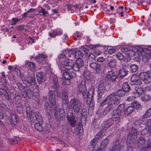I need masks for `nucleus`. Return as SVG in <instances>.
I'll return each instance as SVG.
<instances>
[{
    "instance_id": "43",
    "label": "nucleus",
    "mask_w": 151,
    "mask_h": 151,
    "mask_svg": "<svg viewBox=\"0 0 151 151\" xmlns=\"http://www.w3.org/2000/svg\"><path fill=\"white\" fill-rule=\"evenodd\" d=\"M106 148V146L101 143L99 148L97 150H94L93 151H104Z\"/></svg>"
},
{
    "instance_id": "28",
    "label": "nucleus",
    "mask_w": 151,
    "mask_h": 151,
    "mask_svg": "<svg viewBox=\"0 0 151 151\" xmlns=\"http://www.w3.org/2000/svg\"><path fill=\"white\" fill-rule=\"evenodd\" d=\"M62 99L66 103V101L68 98V91L66 90H63L62 92Z\"/></svg>"
},
{
    "instance_id": "48",
    "label": "nucleus",
    "mask_w": 151,
    "mask_h": 151,
    "mask_svg": "<svg viewBox=\"0 0 151 151\" xmlns=\"http://www.w3.org/2000/svg\"><path fill=\"white\" fill-rule=\"evenodd\" d=\"M142 60L145 62L150 59V56L148 54H146L145 55H144L142 56Z\"/></svg>"
},
{
    "instance_id": "44",
    "label": "nucleus",
    "mask_w": 151,
    "mask_h": 151,
    "mask_svg": "<svg viewBox=\"0 0 151 151\" xmlns=\"http://www.w3.org/2000/svg\"><path fill=\"white\" fill-rule=\"evenodd\" d=\"M19 76L20 77L21 80L22 81H23L24 83L25 84V82H28V83H29L28 80L26 79L24 76L22 74H21L20 73L19 74ZM29 84V83H28V84Z\"/></svg>"
},
{
    "instance_id": "19",
    "label": "nucleus",
    "mask_w": 151,
    "mask_h": 151,
    "mask_svg": "<svg viewBox=\"0 0 151 151\" xmlns=\"http://www.w3.org/2000/svg\"><path fill=\"white\" fill-rule=\"evenodd\" d=\"M45 76V73L42 72H38L36 73V79L38 84H41L42 83Z\"/></svg>"
},
{
    "instance_id": "27",
    "label": "nucleus",
    "mask_w": 151,
    "mask_h": 151,
    "mask_svg": "<svg viewBox=\"0 0 151 151\" xmlns=\"http://www.w3.org/2000/svg\"><path fill=\"white\" fill-rule=\"evenodd\" d=\"M129 71L128 70H119V78H123L126 76L128 74Z\"/></svg>"
},
{
    "instance_id": "15",
    "label": "nucleus",
    "mask_w": 151,
    "mask_h": 151,
    "mask_svg": "<svg viewBox=\"0 0 151 151\" xmlns=\"http://www.w3.org/2000/svg\"><path fill=\"white\" fill-rule=\"evenodd\" d=\"M68 104L67 103L65 102L62 104L63 108H60L59 109L58 112H55V116L57 118L59 117V116L60 115V117L62 116H61V114L63 115L65 114V111L64 110L65 109H67Z\"/></svg>"
},
{
    "instance_id": "14",
    "label": "nucleus",
    "mask_w": 151,
    "mask_h": 151,
    "mask_svg": "<svg viewBox=\"0 0 151 151\" xmlns=\"http://www.w3.org/2000/svg\"><path fill=\"white\" fill-rule=\"evenodd\" d=\"M139 79L142 80L146 84L150 83V79L148 78L147 72H142L139 74Z\"/></svg>"
},
{
    "instance_id": "21",
    "label": "nucleus",
    "mask_w": 151,
    "mask_h": 151,
    "mask_svg": "<svg viewBox=\"0 0 151 151\" xmlns=\"http://www.w3.org/2000/svg\"><path fill=\"white\" fill-rule=\"evenodd\" d=\"M115 108L114 105L109 104L103 111V114L105 115L108 114L110 111H113Z\"/></svg>"
},
{
    "instance_id": "45",
    "label": "nucleus",
    "mask_w": 151,
    "mask_h": 151,
    "mask_svg": "<svg viewBox=\"0 0 151 151\" xmlns=\"http://www.w3.org/2000/svg\"><path fill=\"white\" fill-rule=\"evenodd\" d=\"M129 57H133L136 55L135 50L129 51L127 55Z\"/></svg>"
},
{
    "instance_id": "38",
    "label": "nucleus",
    "mask_w": 151,
    "mask_h": 151,
    "mask_svg": "<svg viewBox=\"0 0 151 151\" xmlns=\"http://www.w3.org/2000/svg\"><path fill=\"white\" fill-rule=\"evenodd\" d=\"M47 57L46 55L43 54H41L39 55V56L37 57L36 59L38 62H41Z\"/></svg>"
},
{
    "instance_id": "35",
    "label": "nucleus",
    "mask_w": 151,
    "mask_h": 151,
    "mask_svg": "<svg viewBox=\"0 0 151 151\" xmlns=\"http://www.w3.org/2000/svg\"><path fill=\"white\" fill-rule=\"evenodd\" d=\"M109 66L111 68H114L116 65V60L111 59L108 63Z\"/></svg>"
},
{
    "instance_id": "62",
    "label": "nucleus",
    "mask_w": 151,
    "mask_h": 151,
    "mask_svg": "<svg viewBox=\"0 0 151 151\" xmlns=\"http://www.w3.org/2000/svg\"><path fill=\"white\" fill-rule=\"evenodd\" d=\"M70 79L72 78L76 77L77 76V74L76 73L74 72V71H72L71 72H70Z\"/></svg>"
},
{
    "instance_id": "64",
    "label": "nucleus",
    "mask_w": 151,
    "mask_h": 151,
    "mask_svg": "<svg viewBox=\"0 0 151 151\" xmlns=\"http://www.w3.org/2000/svg\"><path fill=\"white\" fill-rule=\"evenodd\" d=\"M146 125L149 129H151V119H149L147 121Z\"/></svg>"
},
{
    "instance_id": "17",
    "label": "nucleus",
    "mask_w": 151,
    "mask_h": 151,
    "mask_svg": "<svg viewBox=\"0 0 151 151\" xmlns=\"http://www.w3.org/2000/svg\"><path fill=\"white\" fill-rule=\"evenodd\" d=\"M131 81L132 84L139 85L142 83L141 81L139 79V76L136 74H134L132 76Z\"/></svg>"
},
{
    "instance_id": "51",
    "label": "nucleus",
    "mask_w": 151,
    "mask_h": 151,
    "mask_svg": "<svg viewBox=\"0 0 151 151\" xmlns=\"http://www.w3.org/2000/svg\"><path fill=\"white\" fill-rule=\"evenodd\" d=\"M86 99H87V104H89V106L91 107L93 106L94 105V104L93 103V102H92V98H91V99H88V98H87Z\"/></svg>"
},
{
    "instance_id": "20",
    "label": "nucleus",
    "mask_w": 151,
    "mask_h": 151,
    "mask_svg": "<svg viewBox=\"0 0 151 151\" xmlns=\"http://www.w3.org/2000/svg\"><path fill=\"white\" fill-rule=\"evenodd\" d=\"M123 146L120 145L118 141H116L114 142L112 147L110 148L111 151H121Z\"/></svg>"
},
{
    "instance_id": "2",
    "label": "nucleus",
    "mask_w": 151,
    "mask_h": 151,
    "mask_svg": "<svg viewBox=\"0 0 151 151\" xmlns=\"http://www.w3.org/2000/svg\"><path fill=\"white\" fill-rule=\"evenodd\" d=\"M72 61H70V63H68L67 65H64L61 67L63 70H68L71 68L76 71H78L80 69L83 67L84 65L83 60L80 58L78 60H76L74 63H72Z\"/></svg>"
},
{
    "instance_id": "53",
    "label": "nucleus",
    "mask_w": 151,
    "mask_h": 151,
    "mask_svg": "<svg viewBox=\"0 0 151 151\" xmlns=\"http://www.w3.org/2000/svg\"><path fill=\"white\" fill-rule=\"evenodd\" d=\"M76 51L74 50L71 49L68 52V54L69 55L68 57H71V56H73V57H75V54Z\"/></svg>"
},
{
    "instance_id": "9",
    "label": "nucleus",
    "mask_w": 151,
    "mask_h": 151,
    "mask_svg": "<svg viewBox=\"0 0 151 151\" xmlns=\"http://www.w3.org/2000/svg\"><path fill=\"white\" fill-rule=\"evenodd\" d=\"M67 118L68 122L72 127H75L76 124V120L75 117L74 113L73 112L69 113L67 115Z\"/></svg>"
},
{
    "instance_id": "4",
    "label": "nucleus",
    "mask_w": 151,
    "mask_h": 151,
    "mask_svg": "<svg viewBox=\"0 0 151 151\" xmlns=\"http://www.w3.org/2000/svg\"><path fill=\"white\" fill-rule=\"evenodd\" d=\"M70 105L74 112L78 113L81 108V104L80 101L76 98L71 99L70 101Z\"/></svg>"
},
{
    "instance_id": "56",
    "label": "nucleus",
    "mask_w": 151,
    "mask_h": 151,
    "mask_svg": "<svg viewBox=\"0 0 151 151\" xmlns=\"http://www.w3.org/2000/svg\"><path fill=\"white\" fill-rule=\"evenodd\" d=\"M45 109L46 111L48 113V115H50V113H51L52 111V107L50 106Z\"/></svg>"
},
{
    "instance_id": "49",
    "label": "nucleus",
    "mask_w": 151,
    "mask_h": 151,
    "mask_svg": "<svg viewBox=\"0 0 151 151\" xmlns=\"http://www.w3.org/2000/svg\"><path fill=\"white\" fill-rule=\"evenodd\" d=\"M9 92L10 93L12 94H15V96L14 97V99H17V98H18L20 97L19 95H16V93H15L16 91L14 89H10Z\"/></svg>"
},
{
    "instance_id": "39",
    "label": "nucleus",
    "mask_w": 151,
    "mask_h": 151,
    "mask_svg": "<svg viewBox=\"0 0 151 151\" xmlns=\"http://www.w3.org/2000/svg\"><path fill=\"white\" fill-rule=\"evenodd\" d=\"M151 116V107L149 109L142 117V119H145Z\"/></svg>"
},
{
    "instance_id": "13",
    "label": "nucleus",
    "mask_w": 151,
    "mask_h": 151,
    "mask_svg": "<svg viewBox=\"0 0 151 151\" xmlns=\"http://www.w3.org/2000/svg\"><path fill=\"white\" fill-rule=\"evenodd\" d=\"M89 64L90 67L93 70H94L97 73H100L101 68L99 64L93 62H90Z\"/></svg>"
},
{
    "instance_id": "46",
    "label": "nucleus",
    "mask_w": 151,
    "mask_h": 151,
    "mask_svg": "<svg viewBox=\"0 0 151 151\" xmlns=\"http://www.w3.org/2000/svg\"><path fill=\"white\" fill-rule=\"evenodd\" d=\"M16 85L17 86L18 89L20 91H22L25 89L26 87L24 86L22 83L19 82H18L16 83Z\"/></svg>"
},
{
    "instance_id": "55",
    "label": "nucleus",
    "mask_w": 151,
    "mask_h": 151,
    "mask_svg": "<svg viewBox=\"0 0 151 151\" xmlns=\"http://www.w3.org/2000/svg\"><path fill=\"white\" fill-rule=\"evenodd\" d=\"M128 66L127 65L125 64H122L120 67L119 70H127Z\"/></svg>"
},
{
    "instance_id": "11",
    "label": "nucleus",
    "mask_w": 151,
    "mask_h": 151,
    "mask_svg": "<svg viewBox=\"0 0 151 151\" xmlns=\"http://www.w3.org/2000/svg\"><path fill=\"white\" fill-rule=\"evenodd\" d=\"M48 96L50 104L52 106H54L56 102V96L54 91L51 90H49L48 94Z\"/></svg>"
},
{
    "instance_id": "54",
    "label": "nucleus",
    "mask_w": 151,
    "mask_h": 151,
    "mask_svg": "<svg viewBox=\"0 0 151 151\" xmlns=\"http://www.w3.org/2000/svg\"><path fill=\"white\" fill-rule=\"evenodd\" d=\"M109 122V120L104 122V126L105 128V129H104L105 130V131L107 129H108L109 127V126L111 125V124Z\"/></svg>"
},
{
    "instance_id": "31",
    "label": "nucleus",
    "mask_w": 151,
    "mask_h": 151,
    "mask_svg": "<svg viewBox=\"0 0 151 151\" xmlns=\"http://www.w3.org/2000/svg\"><path fill=\"white\" fill-rule=\"evenodd\" d=\"M129 68L131 73L136 72L138 70V65L135 64H131Z\"/></svg>"
},
{
    "instance_id": "60",
    "label": "nucleus",
    "mask_w": 151,
    "mask_h": 151,
    "mask_svg": "<svg viewBox=\"0 0 151 151\" xmlns=\"http://www.w3.org/2000/svg\"><path fill=\"white\" fill-rule=\"evenodd\" d=\"M57 31L54 30L52 31V33H49V35L52 37H55L57 35Z\"/></svg>"
},
{
    "instance_id": "1",
    "label": "nucleus",
    "mask_w": 151,
    "mask_h": 151,
    "mask_svg": "<svg viewBox=\"0 0 151 151\" xmlns=\"http://www.w3.org/2000/svg\"><path fill=\"white\" fill-rule=\"evenodd\" d=\"M90 77L88 76L87 79L82 81L78 86L79 91L82 94V97L83 99L88 98V99H91L93 98L94 93V90L93 87H91L88 92L87 91L86 86L89 85L90 83Z\"/></svg>"
},
{
    "instance_id": "34",
    "label": "nucleus",
    "mask_w": 151,
    "mask_h": 151,
    "mask_svg": "<svg viewBox=\"0 0 151 151\" xmlns=\"http://www.w3.org/2000/svg\"><path fill=\"white\" fill-rule=\"evenodd\" d=\"M24 89L28 97L29 98L32 96V91L30 88L27 86L25 87Z\"/></svg>"
},
{
    "instance_id": "23",
    "label": "nucleus",
    "mask_w": 151,
    "mask_h": 151,
    "mask_svg": "<svg viewBox=\"0 0 151 151\" xmlns=\"http://www.w3.org/2000/svg\"><path fill=\"white\" fill-rule=\"evenodd\" d=\"M105 84L104 83H100L98 87V93H104L105 90Z\"/></svg>"
},
{
    "instance_id": "30",
    "label": "nucleus",
    "mask_w": 151,
    "mask_h": 151,
    "mask_svg": "<svg viewBox=\"0 0 151 151\" xmlns=\"http://www.w3.org/2000/svg\"><path fill=\"white\" fill-rule=\"evenodd\" d=\"M135 92L134 93H137L138 96L140 95L143 93V88L142 87H138L135 88Z\"/></svg>"
},
{
    "instance_id": "22",
    "label": "nucleus",
    "mask_w": 151,
    "mask_h": 151,
    "mask_svg": "<svg viewBox=\"0 0 151 151\" xmlns=\"http://www.w3.org/2000/svg\"><path fill=\"white\" fill-rule=\"evenodd\" d=\"M19 122V120L17 117L15 115H13L11 116V119H10V122L11 125L13 126L16 125V124Z\"/></svg>"
},
{
    "instance_id": "57",
    "label": "nucleus",
    "mask_w": 151,
    "mask_h": 151,
    "mask_svg": "<svg viewBox=\"0 0 151 151\" xmlns=\"http://www.w3.org/2000/svg\"><path fill=\"white\" fill-rule=\"evenodd\" d=\"M98 142V141H97V140L94 138L91 140L90 143L91 145L92 146V147L93 148L94 147Z\"/></svg>"
},
{
    "instance_id": "18",
    "label": "nucleus",
    "mask_w": 151,
    "mask_h": 151,
    "mask_svg": "<svg viewBox=\"0 0 151 151\" xmlns=\"http://www.w3.org/2000/svg\"><path fill=\"white\" fill-rule=\"evenodd\" d=\"M106 79L112 82L115 81L116 76L112 71L108 72L106 75Z\"/></svg>"
},
{
    "instance_id": "24",
    "label": "nucleus",
    "mask_w": 151,
    "mask_h": 151,
    "mask_svg": "<svg viewBox=\"0 0 151 151\" xmlns=\"http://www.w3.org/2000/svg\"><path fill=\"white\" fill-rule=\"evenodd\" d=\"M135 110L134 106H133L128 107L125 110H124V114L126 115H129Z\"/></svg>"
},
{
    "instance_id": "59",
    "label": "nucleus",
    "mask_w": 151,
    "mask_h": 151,
    "mask_svg": "<svg viewBox=\"0 0 151 151\" xmlns=\"http://www.w3.org/2000/svg\"><path fill=\"white\" fill-rule=\"evenodd\" d=\"M134 106H134V107H135L137 109H138L141 107V105L137 101H134Z\"/></svg>"
},
{
    "instance_id": "37",
    "label": "nucleus",
    "mask_w": 151,
    "mask_h": 151,
    "mask_svg": "<svg viewBox=\"0 0 151 151\" xmlns=\"http://www.w3.org/2000/svg\"><path fill=\"white\" fill-rule=\"evenodd\" d=\"M61 70L63 71V77L65 79H70V73H69L68 71V70Z\"/></svg>"
},
{
    "instance_id": "61",
    "label": "nucleus",
    "mask_w": 151,
    "mask_h": 151,
    "mask_svg": "<svg viewBox=\"0 0 151 151\" xmlns=\"http://www.w3.org/2000/svg\"><path fill=\"white\" fill-rule=\"evenodd\" d=\"M116 57L119 60H123L124 59V55L120 53L116 55Z\"/></svg>"
},
{
    "instance_id": "47",
    "label": "nucleus",
    "mask_w": 151,
    "mask_h": 151,
    "mask_svg": "<svg viewBox=\"0 0 151 151\" xmlns=\"http://www.w3.org/2000/svg\"><path fill=\"white\" fill-rule=\"evenodd\" d=\"M27 65L29 68L31 70H33L35 69V65L34 63L32 62H28L27 63Z\"/></svg>"
},
{
    "instance_id": "36",
    "label": "nucleus",
    "mask_w": 151,
    "mask_h": 151,
    "mask_svg": "<svg viewBox=\"0 0 151 151\" xmlns=\"http://www.w3.org/2000/svg\"><path fill=\"white\" fill-rule=\"evenodd\" d=\"M20 141V138L18 137H15L13 139H11L10 142L12 144H16Z\"/></svg>"
},
{
    "instance_id": "5",
    "label": "nucleus",
    "mask_w": 151,
    "mask_h": 151,
    "mask_svg": "<svg viewBox=\"0 0 151 151\" xmlns=\"http://www.w3.org/2000/svg\"><path fill=\"white\" fill-rule=\"evenodd\" d=\"M137 133L136 129H132L129 130L128 134L127 141L129 144H132L134 142L137 138Z\"/></svg>"
},
{
    "instance_id": "50",
    "label": "nucleus",
    "mask_w": 151,
    "mask_h": 151,
    "mask_svg": "<svg viewBox=\"0 0 151 151\" xmlns=\"http://www.w3.org/2000/svg\"><path fill=\"white\" fill-rule=\"evenodd\" d=\"M150 98V96L149 95H145L141 98L142 100L144 101L149 100Z\"/></svg>"
},
{
    "instance_id": "52",
    "label": "nucleus",
    "mask_w": 151,
    "mask_h": 151,
    "mask_svg": "<svg viewBox=\"0 0 151 151\" xmlns=\"http://www.w3.org/2000/svg\"><path fill=\"white\" fill-rule=\"evenodd\" d=\"M95 59V56L92 54H90L88 57V60L90 62H92V61Z\"/></svg>"
},
{
    "instance_id": "26",
    "label": "nucleus",
    "mask_w": 151,
    "mask_h": 151,
    "mask_svg": "<svg viewBox=\"0 0 151 151\" xmlns=\"http://www.w3.org/2000/svg\"><path fill=\"white\" fill-rule=\"evenodd\" d=\"M122 89L126 92H129L131 89V87L128 83L127 82L124 83L122 85Z\"/></svg>"
},
{
    "instance_id": "32",
    "label": "nucleus",
    "mask_w": 151,
    "mask_h": 151,
    "mask_svg": "<svg viewBox=\"0 0 151 151\" xmlns=\"http://www.w3.org/2000/svg\"><path fill=\"white\" fill-rule=\"evenodd\" d=\"M83 54L82 52L78 50L76 51L75 55V58L77 59L78 60L80 58L82 59Z\"/></svg>"
},
{
    "instance_id": "40",
    "label": "nucleus",
    "mask_w": 151,
    "mask_h": 151,
    "mask_svg": "<svg viewBox=\"0 0 151 151\" xmlns=\"http://www.w3.org/2000/svg\"><path fill=\"white\" fill-rule=\"evenodd\" d=\"M125 92L123 89H119L116 92V94L119 97H122L124 96L125 95Z\"/></svg>"
},
{
    "instance_id": "12",
    "label": "nucleus",
    "mask_w": 151,
    "mask_h": 151,
    "mask_svg": "<svg viewBox=\"0 0 151 151\" xmlns=\"http://www.w3.org/2000/svg\"><path fill=\"white\" fill-rule=\"evenodd\" d=\"M136 55L141 57L143 55V53L145 52V54H149L150 51L147 48L142 49L140 47H136L135 49Z\"/></svg>"
},
{
    "instance_id": "42",
    "label": "nucleus",
    "mask_w": 151,
    "mask_h": 151,
    "mask_svg": "<svg viewBox=\"0 0 151 151\" xmlns=\"http://www.w3.org/2000/svg\"><path fill=\"white\" fill-rule=\"evenodd\" d=\"M41 8L40 10L38 11V12L42 13L44 16L46 17V14H48V12L46 11V10L42 7H41Z\"/></svg>"
},
{
    "instance_id": "7",
    "label": "nucleus",
    "mask_w": 151,
    "mask_h": 151,
    "mask_svg": "<svg viewBox=\"0 0 151 151\" xmlns=\"http://www.w3.org/2000/svg\"><path fill=\"white\" fill-rule=\"evenodd\" d=\"M107 100L109 101V104L117 106L120 102V98L117 95L114 93L110 95L107 96Z\"/></svg>"
},
{
    "instance_id": "8",
    "label": "nucleus",
    "mask_w": 151,
    "mask_h": 151,
    "mask_svg": "<svg viewBox=\"0 0 151 151\" xmlns=\"http://www.w3.org/2000/svg\"><path fill=\"white\" fill-rule=\"evenodd\" d=\"M59 61L61 64L60 68L61 70H63L62 66L64 65H67L68 63H70V61H72L71 60H70L66 57L65 54L64 52L60 54L58 56Z\"/></svg>"
},
{
    "instance_id": "41",
    "label": "nucleus",
    "mask_w": 151,
    "mask_h": 151,
    "mask_svg": "<svg viewBox=\"0 0 151 151\" xmlns=\"http://www.w3.org/2000/svg\"><path fill=\"white\" fill-rule=\"evenodd\" d=\"M34 127L36 130L39 131H42L43 130L42 127L40 123H37L35 124Z\"/></svg>"
},
{
    "instance_id": "63",
    "label": "nucleus",
    "mask_w": 151,
    "mask_h": 151,
    "mask_svg": "<svg viewBox=\"0 0 151 151\" xmlns=\"http://www.w3.org/2000/svg\"><path fill=\"white\" fill-rule=\"evenodd\" d=\"M121 50L122 52L124 53L127 55L128 52V49L126 47H122L121 48Z\"/></svg>"
},
{
    "instance_id": "25",
    "label": "nucleus",
    "mask_w": 151,
    "mask_h": 151,
    "mask_svg": "<svg viewBox=\"0 0 151 151\" xmlns=\"http://www.w3.org/2000/svg\"><path fill=\"white\" fill-rule=\"evenodd\" d=\"M105 131V129H102L96 134L95 136V137L94 139L97 140V141H98L103 136V133H104Z\"/></svg>"
},
{
    "instance_id": "58",
    "label": "nucleus",
    "mask_w": 151,
    "mask_h": 151,
    "mask_svg": "<svg viewBox=\"0 0 151 151\" xmlns=\"http://www.w3.org/2000/svg\"><path fill=\"white\" fill-rule=\"evenodd\" d=\"M107 97L105 99V100H104L100 104V106L102 107L104 105H105L106 104H109V101H108L107 100Z\"/></svg>"
},
{
    "instance_id": "33",
    "label": "nucleus",
    "mask_w": 151,
    "mask_h": 151,
    "mask_svg": "<svg viewBox=\"0 0 151 151\" xmlns=\"http://www.w3.org/2000/svg\"><path fill=\"white\" fill-rule=\"evenodd\" d=\"M145 139L143 137H141L137 142V145L140 147H143L145 145Z\"/></svg>"
},
{
    "instance_id": "3",
    "label": "nucleus",
    "mask_w": 151,
    "mask_h": 151,
    "mask_svg": "<svg viewBox=\"0 0 151 151\" xmlns=\"http://www.w3.org/2000/svg\"><path fill=\"white\" fill-rule=\"evenodd\" d=\"M27 116L30 121H35L36 119L38 122L42 123V119L40 114L37 112H35L31 111L28 112L27 111Z\"/></svg>"
},
{
    "instance_id": "16",
    "label": "nucleus",
    "mask_w": 151,
    "mask_h": 151,
    "mask_svg": "<svg viewBox=\"0 0 151 151\" xmlns=\"http://www.w3.org/2000/svg\"><path fill=\"white\" fill-rule=\"evenodd\" d=\"M121 115V114L116 111L114 110L113 113L111 114V117L109 119V120L113 121V122H117L119 120Z\"/></svg>"
},
{
    "instance_id": "6",
    "label": "nucleus",
    "mask_w": 151,
    "mask_h": 151,
    "mask_svg": "<svg viewBox=\"0 0 151 151\" xmlns=\"http://www.w3.org/2000/svg\"><path fill=\"white\" fill-rule=\"evenodd\" d=\"M52 85L51 86V88L53 89L57 93V96H59L60 95V86L58 83V79L57 77H54L52 79Z\"/></svg>"
},
{
    "instance_id": "10",
    "label": "nucleus",
    "mask_w": 151,
    "mask_h": 151,
    "mask_svg": "<svg viewBox=\"0 0 151 151\" xmlns=\"http://www.w3.org/2000/svg\"><path fill=\"white\" fill-rule=\"evenodd\" d=\"M27 78L28 80L29 84L27 82H25V84L27 85V86L30 87L32 85L36 86V88H38V85L36 83L35 78V75L34 73L29 74L27 77Z\"/></svg>"
},
{
    "instance_id": "29",
    "label": "nucleus",
    "mask_w": 151,
    "mask_h": 151,
    "mask_svg": "<svg viewBox=\"0 0 151 151\" xmlns=\"http://www.w3.org/2000/svg\"><path fill=\"white\" fill-rule=\"evenodd\" d=\"M125 107V104H120L119 106L118 109L114 110L121 114V113L124 111V109Z\"/></svg>"
}]
</instances>
